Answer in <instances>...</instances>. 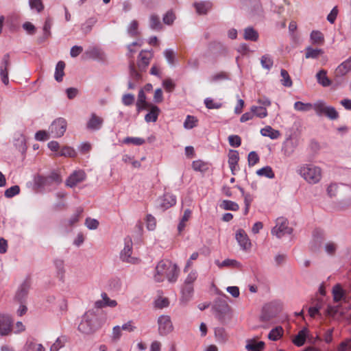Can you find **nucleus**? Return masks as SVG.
I'll return each instance as SVG.
<instances>
[{
    "label": "nucleus",
    "instance_id": "obj_1",
    "mask_svg": "<svg viewBox=\"0 0 351 351\" xmlns=\"http://www.w3.org/2000/svg\"><path fill=\"white\" fill-rule=\"evenodd\" d=\"M179 269L176 264L167 259L160 261L156 267L154 279L161 282L167 279L169 282H175L178 277Z\"/></svg>",
    "mask_w": 351,
    "mask_h": 351
},
{
    "label": "nucleus",
    "instance_id": "obj_2",
    "mask_svg": "<svg viewBox=\"0 0 351 351\" xmlns=\"http://www.w3.org/2000/svg\"><path fill=\"white\" fill-rule=\"evenodd\" d=\"M104 324V321L93 311L86 312L82 317L77 330L82 334L90 335L97 331Z\"/></svg>",
    "mask_w": 351,
    "mask_h": 351
},
{
    "label": "nucleus",
    "instance_id": "obj_3",
    "mask_svg": "<svg viewBox=\"0 0 351 351\" xmlns=\"http://www.w3.org/2000/svg\"><path fill=\"white\" fill-rule=\"evenodd\" d=\"M297 173L310 184H317L322 177V169L311 163L300 165L297 169Z\"/></svg>",
    "mask_w": 351,
    "mask_h": 351
},
{
    "label": "nucleus",
    "instance_id": "obj_4",
    "mask_svg": "<svg viewBox=\"0 0 351 351\" xmlns=\"http://www.w3.org/2000/svg\"><path fill=\"white\" fill-rule=\"evenodd\" d=\"M158 331L160 336H167L173 330V325L169 315H161L157 319Z\"/></svg>",
    "mask_w": 351,
    "mask_h": 351
},
{
    "label": "nucleus",
    "instance_id": "obj_5",
    "mask_svg": "<svg viewBox=\"0 0 351 351\" xmlns=\"http://www.w3.org/2000/svg\"><path fill=\"white\" fill-rule=\"evenodd\" d=\"M243 9L250 17L259 16L263 10L260 0H242Z\"/></svg>",
    "mask_w": 351,
    "mask_h": 351
},
{
    "label": "nucleus",
    "instance_id": "obj_6",
    "mask_svg": "<svg viewBox=\"0 0 351 351\" xmlns=\"http://www.w3.org/2000/svg\"><path fill=\"white\" fill-rule=\"evenodd\" d=\"M292 231V228L288 226V221L280 217L277 219L276 226L271 230V234L280 239L286 234H291Z\"/></svg>",
    "mask_w": 351,
    "mask_h": 351
},
{
    "label": "nucleus",
    "instance_id": "obj_7",
    "mask_svg": "<svg viewBox=\"0 0 351 351\" xmlns=\"http://www.w3.org/2000/svg\"><path fill=\"white\" fill-rule=\"evenodd\" d=\"M67 128L66 121L62 117L55 119L49 128V132L53 138L62 136Z\"/></svg>",
    "mask_w": 351,
    "mask_h": 351
},
{
    "label": "nucleus",
    "instance_id": "obj_8",
    "mask_svg": "<svg viewBox=\"0 0 351 351\" xmlns=\"http://www.w3.org/2000/svg\"><path fill=\"white\" fill-rule=\"evenodd\" d=\"M351 71V56L346 60L342 62L334 71V80L338 84H341L343 76Z\"/></svg>",
    "mask_w": 351,
    "mask_h": 351
},
{
    "label": "nucleus",
    "instance_id": "obj_9",
    "mask_svg": "<svg viewBox=\"0 0 351 351\" xmlns=\"http://www.w3.org/2000/svg\"><path fill=\"white\" fill-rule=\"evenodd\" d=\"M11 65L10 56L9 53L5 54L0 62V77L1 82L5 85L9 84L8 69Z\"/></svg>",
    "mask_w": 351,
    "mask_h": 351
},
{
    "label": "nucleus",
    "instance_id": "obj_10",
    "mask_svg": "<svg viewBox=\"0 0 351 351\" xmlns=\"http://www.w3.org/2000/svg\"><path fill=\"white\" fill-rule=\"evenodd\" d=\"M12 322L13 320L9 315H0V335L1 336L8 335L10 333Z\"/></svg>",
    "mask_w": 351,
    "mask_h": 351
},
{
    "label": "nucleus",
    "instance_id": "obj_11",
    "mask_svg": "<svg viewBox=\"0 0 351 351\" xmlns=\"http://www.w3.org/2000/svg\"><path fill=\"white\" fill-rule=\"evenodd\" d=\"M235 238L242 250H247L251 247L252 243L244 230H238L236 232Z\"/></svg>",
    "mask_w": 351,
    "mask_h": 351
},
{
    "label": "nucleus",
    "instance_id": "obj_12",
    "mask_svg": "<svg viewBox=\"0 0 351 351\" xmlns=\"http://www.w3.org/2000/svg\"><path fill=\"white\" fill-rule=\"evenodd\" d=\"M86 179V173L84 171L79 170L74 171L66 180V185L71 188L83 182Z\"/></svg>",
    "mask_w": 351,
    "mask_h": 351
},
{
    "label": "nucleus",
    "instance_id": "obj_13",
    "mask_svg": "<svg viewBox=\"0 0 351 351\" xmlns=\"http://www.w3.org/2000/svg\"><path fill=\"white\" fill-rule=\"evenodd\" d=\"M101 299L95 302V307L97 308H103L106 307L114 308L117 305L115 300L110 299L106 293L103 292L101 294Z\"/></svg>",
    "mask_w": 351,
    "mask_h": 351
},
{
    "label": "nucleus",
    "instance_id": "obj_14",
    "mask_svg": "<svg viewBox=\"0 0 351 351\" xmlns=\"http://www.w3.org/2000/svg\"><path fill=\"white\" fill-rule=\"evenodd\" d=\"M132 240L130 239L128 241H125V245L124 249L121 253V258L125 262L135 263L137 262V259L131 256L132 254Z\"/></svg>",
    "mask_w": 351,
    "mask_h": 351
},
{
    "label": "nucleus",
    "instance_id": "obj_15",
    "mask_svg": "<svg viewBox=\"0 0 351 351\" xmlns=\"http://www.w3.org/2000/svg\"><path fill=\"white\" fill-rule=\"evenodd\" d=\"M38 182L43 185H49L53 183L60 184L62 182V178L57 172H52L47 177H39Z\"/></svg>",
    "mask_w": 351,
    "mask_h": 351
},
{
    "label": "nucleus",
    "instance_id": "obj_16",
    "mask_svg": "<svg viewBox=\"0 0 351 351\" xmlns=\"http://www.w3.org/2000/svg\"><path fill=\"white\" fill-rule=\"evenodd\" d=\"M85 56L87 58L101 60L104 58V52L98 47H90L85 51Z\"/></svg>",
    "mask_w": 351,
    "mask_h": 351
},
{
    "label": "nucleus",
    "instance_id": "obj_17",
    "mask_svg": "<svg viewBox=\"0 0 351 351\" xmlns=\"http://www.w3.org/2000/svg\"><path fill=\"white\" fill-rule=\"evenodd\" d=\"M176 203V197L170 193H165L160 199V206L163 210L168 209Z\"/></svg>",
    "mask_w": 351,
    "mask_h": 351
},
{
    "label": "nucleus",
    "instance_id": "obj_18",
    "mask_svg": "<svg viewBox=\"0 0 351 351\" xmlns=\"http://www.w3.org/2000/svg\"><path fill=\"white\" fill-rule=\"evenodd\" d=\"M265 345V343L262 341L256 342L254 339H247L245 349L248 351H263Z\"/></svg>",
    "mask_w": 351,
    "mask_h": 351
},
{
    "label": "nucleus",
    "instance_id": "obj_19",
    "mask_svg": "<svg viewBox=\"0 0 351 351\" xmlns=\"http://www.w3.org/2000/svg\"><path fill=\"white\" fill-rule=\"evenodd\" d=\"M215 263L219 268L223 267H232V268H240L241 264L235 259L227 258L222 262L219 260H215Z\"/></svg>",
    "mask_w": 351,
    "mask_h": 351
},
{
    "label": "nucleus",
    "instance_id": "obj_20",
    "mask_svg": "<svg viewBox=\"0 0 351 351\" xmlns=\"http://www.w3.org/2000/svg\"><path fill=\"white\" fill-rule=\"evenodd\" d=\"M147 53L146 51L142 50L138 55V66L141 71H144L147 68L152 58L150 54L146 55Z\"/></svg>",
    "mask_w": 351,
    "mask_h": 351
},
{
    "label": "nucleus",
    "instance_id": "obj_21",
    "mask_svg": "<svg viewBox=\"0 0 351 351\" xmlns=\"http://www.w3.org/2000/svg\"><path fill=\"white\" fill-rule=\"evenodd\" d=\"M103 124V119L95 114H92L91 117L87 123V128L93 130H98Z\"/></svg>",
    "mask_w": 351,
    "mask_h": 351
},
{
    "label": "nucleus",
    "instance_id": "obj_22",
    "mask_svg": "<svg viewBox=\"0 0 351 351\" xmlns=\"http://www.w3.org/2000/svg\"><path fill=\"white\" fill-rule=\"evenodd\" d=\"M151 104L146 101V96L143 89L138 91V99L136 101V109L138 112L148 108Z\"/></svg>",
    "mask_w": 351,
    "mask_h": 351
},
{
    "label": "nucleus",
    "instance_id": "obj_23",
    "mask_svg": "<svg viewBox=\"0 0 351 351\" xmlns=\"http://www.w3.org/2000/svg\"><path fill=\"white\" fill-rule=\"evenodd\" d=\"M239 160V152L237 150H230L228 154V164L232 174L236 169Z\"/></svg>",
    "mask_w": 351,
    "mask_h": 351
},
{
    "label": "nucleus",
    "instance_id": "obj_24",
    "mask_svg": "<svg viewBox=\"0 0 351 351\" xmlns=\"http://www.w3.org/2000/svg\"><path fill=\"white\" fill-rule=\"evenodd\" d=\"M150 111L145 116L146 122H156L160 113V109L158 106L151 104Z\"/></svg>",
    "mask_w": 351,
    "mask_h": 351
},
{
    "label": "nucleus",
    "instance_id": "obj_25",
    "mask_svg": "<svg viewBox=\"0 0 351 351\" xmlns=\"http://www.w3.org/2000/svg\"><path fill=\"white\" fill-rule=\"evenodd\" d=\"M261 134L263 136H267L271 139H277L280 136V132L272 128L271 126L267 125L261 130Z\"/></svg>",
    "mask_w": 351,
    "mask_h": 351
},
{
    "label": "nucleus",
    "instance_id": "obj_26",
    "mask_svg": "<svg viewBox=\"0 0 351 351\" xmlns=\"http://www.w3.org/2000/svg\"><path fill=\"white\" fill-rule=\"evenodd\" d=\"M317 82L324 87L329 86L331 84L330 80L327 76V71L326 70H320L316 74Z\"/></svg>",
    "mask_w": 351,
    "mask_h": 351
},
{
    "label": "nucleus",
    "instance_id": "obj_27",
    "mask_svg": "<svg viewBox=\"0 0 351 351\" xmlns=\"http://www.w3.org/2000/svg\"><path fill=\"white\" fill-rule=\"evenodd\" d=\"M332 293L333 295V300L336 302L344 300L346 297L345 291L339 284H337L333 287Z\"/></svg>",
    "mask_w": 351,
    "mask_h": 351
},
{
    "label": "nucleus",
    "instance_id": "obj_28",
    "mask_svg": "<svg viewBox=\"0 0 351 351\" xmlns=\"http://www.w3.org/2000/svg\"><path fill=\"white\" fill-rule=\"evenodd\" d=\"M64 68H65V63L63 61H59L56 66V71L54 74V78L55 80L60 82L63 80V77L64 75Z\"/></svg>",
    "mask_w": 351,
    "mask_h": 351
},
{
    "label": "nucleus",
    "instance_id": "obj_29",
    "mask_svg": "<svg viewBox=\"0 0 351 351\" xmlns=\"http://www.w3.org/2000/svg\"><path fill=\"white\" fill-rule=\"evenodd\" d=\"M243 38L246 40L256 41L258 39V33L252 27L244 29Z\"/></svg>",
    "mask_w": 351,
    "mask_h": 351
},
{
    "label": "nucleus",
    "instance_id": "obj_30",
    "mask_svg": "<svg viewBox=\"0 0 351 351\" xmlns=\"http://www.w3.org/2000/svg\"><path fill=\"white\" fill-rule=\"evenodd\" d=\"M324 53V52L322 49H313L311 47H307L306 48L305 58L306 59H316L319 56H322Z\"/></svg>",
    "mask_w": 351,
    "mask_h": 351
},
{
    "label": "nucleus",
    "instance_id": "obj_31",
    "mask_svg": "<svg viewBox=\"0 0 351 351\" xmlns=\"http://www.w3.org/2000/svg\"><path fill=\"white\" fill-rule=\"evenodd\" d=\"M307 334L306 329H302L299 331L298 335L293 339V343L297 346H302L304 344Z\"/></svg>",
    "mask_w": 351,
    "mask_h": 351
},
{
    "label": "nucleus",
    "instance_id": "obj_32",
    "mask_svg": "<svg viewBox=\"0 0 351 351\" xmlns=\"http://www.w3.org/2000/svg\"><path fill=\"white\" fill-rule=\"evenodd\" d=\"M29 289V285L27 282L23 283L16 294V298L20 302L22 301L27 296Z\"/></svg>",
    "mask_w": 351,
    "mask_h": 351
},
{
    "label": "nucleus",
    "instance_id": "obj_33",
    "mask_svg": "<svg viewBox=\"0 0 351 351\" xmlns=\"http://www.w3.org/2000/svg\"><path fill=\"white\" fill-rule=\"evenodd\" d=\"M311 43L314 45L322 44L324 41L323 34L319 31L313 30L310 35Z\"/></svg>",
    "mask_w": 351,
    "mask_h": 351
},
{
    "label": "nucleus",
    "instance_id": "obj_34",
    "mask_svg": "<svg viewBox=\"0 0 351 351\" xmlns=\"http://www.w3.org/2000/svg\"><path fill=\"white\" fill-rule=\"evenodd\" d=\"M192 167L194 171L203 173L208 169V165L202 160H197L193 162Z\"/></svg>",
    "mask_w": 351,
    "mask_h": 351
},
{
    "label": "nucleus",
    "instance_id": "obj_35",
    "mask_svg": "<svg viewBox=\"0 0 351 351\" xmlns=\"http://www.w3.org/2000/svg\"><path fill=\"white\" fill-rule=\"evenodd\" d=\"M250 110L254 114V117L256 116L258 118L263 119L267 116V110L265 107L252 106Z\"/></svg>",
    "mask_w": 351,
    "mask_h": 351
},
{
    "label": "nucleus",
    "instance_id": "obj_36",
    "mask_svg": "<svg viewBox=\"0 0 351 351\" xmlns=\"http://www.w3.org/2000/svg\"><path fill=\"white\" fill-rule=\"evenodd\" d=\"M194 6L199 14H205L210 9L211 5L209 2L195 3Z\"/></svg>",
    "mask_w": 351,
    "mask_h": 351
},
{
    "label": "nucleus",
    "instance_id": "obj_37",
    "mask_svg": "<svg viewBox=\"0 0 351 351\" xmlns=\"http://www.w3.org/2000/svg\"><path fill=\"white\" fill-rule=\"evenodd\" d=\"M283 335V329L281 326L273 328L268 335V338L271 341L278 340Z\"/></svg>",
    "mask_w": 351,
    "mask_h": 351
},
{
    "label": "nucleus",
    "instance_id": "obj_38",
    "mask_svg": "<svg viewBox=\"0 0 351 351\" xmlns=\"http://www.w3.org/2000/svg\"><path fill=\"white\" fill-rule=\"evenodd\" d=\"M149 26L154 30H160L162 29V23L160 18L156 14H152L149 17Z\"/></svg>",
    "mask_w": 351,
    "mask_h": 351
},
{
    "label": "nucleus",
    "instance_id": "obj_39",
    "mask_svg": "<svg viewBox=\"0 0 351 351\" xmlns=\"http://www.w3.org/2000/svg\"><path fill=\"white\" fill-rule=\"evenodd\" d=\"M138 23L136 20H133L130 22L127 27V32L130 36H136L139 34V32L138 30Z\"/></svg>",
    "mask_w": 351,
    "mask_h": 351
},
{
    "label": "nucleus",
    "instance_id": "obj_40",
    "mask_svg": "<svg viewBox=\"0 0 351 351\" xmlns=\"http://www.w3.org/2000/svg\"><path fill=\"white\" fill-rule=\"evenodd\" d=\"M294 109L300 112H308L313 109V104L311 103L296 101L294 104Z\"/></svg>",
    "mask_w": 351,
    "mask_h": 351
},
{
    "label": "nucleus",
    "instance_id": "obj_41",
    "mask_svg": "<svg viewBox=\"0 0 351 351\" xmlns=\"http://www.w3.org/2000/svg\"><path fill=\"white\" fill-rule=\"evenodd\" d=\"M25 351H45V349L40 343L36 344L33 341H27L24 346Z\"/></svg>",
    "mask_w": 351,
    "mask_h": 351
},
{
    "label": "nucleus",
    "instance_id": "obj_42",
    "mask_svg": "<svg viewBox=\"0 0 351 351\" xmlns=\"http://www.w3.org/2000/svg\"><path fill=\"white\" fill-rule=\"evenodd\" d=\"M169 300L167 298L158 295L154 301V307L157 308H163L169 306Z\"/></svg>",
    "mask_w": 351,
    "mask_h": 351
},
{
    "label": "nucleus",
    "instance_id": "obj_43",
    "mask_svg": "<svg viewBox=\"0 0 351 351\" xmlns=\"http://www.w3.org/2000/svg\"><path fill=\"white\" fill-rule=\"evenodd\" d=\"M256 174L259 176H265L268 178H274V173L269 166L264 167L256 171Z\"/></svg>",
    "mask_w": 351,
    "mask_h": 351
},
{
    "label": "nucleus",
    "instance_id": "obj_44",
    "mask_svg": "<svg viewBox=\"0 0 351 351\" xmlns=\"http://www.w3.org/2000/svg\"><path fill=\"white\" fill-rule=\"evenodd\" d=\"M270 306H265L263 308L260 319L263 322H269L276 317V314L270 312Z\"/></svg>",
    "mask_w": 351,
    "mask_h": 351
},
{
    "label": "nucleus",
    "instance_id": "obj_45",
    "mask_svg": "<svg viewBox=\"0 0 351 351\" xmlns=\"http://www.w3.org/2000/svg\"><path fill=\"white\" fill-rule=\"evenodd\" d=\"M83 212L82 208H77L75 213L71 215L69 219L67 221L68 226H72L77 223L80 220V216Z\"/></svg>",
    "mask_w": 351,
    "mask_h": 351
},
{
    "label": "nucleus",
    "instance_id": "obj_46",
    "mask_svg": "<svg viewBox=\"0 0 351 351\" xmlns=\"http://www.w3.org/2000/svg\"><path fill=\"white\" fill-rule=\"evenodd\" d=\"M261 64L263 68L270 70L273 66L274 62L269 55H264L261 58Z\"/></svg>",
    "mask_w": 351,
    "mask_h": 351
},
{
    "label": "nucleus",
    "instance_id": "obj_47",
    "mask_svg": "<svg viewBox=\"0 0 351 351\" xmlns=\"http://www.w3.org/2000/svg\"><path fill=\"white\" fill-rule=\"evenodd\" d=\"M280 75L282 79L280 80L281 84L286 87H291L293 84L292 80L288 73V72L285 69H281Z\"/></svg>",
    "mask_w": 351,
    "mask_h": 351
},
{
    "label": "nucleus",
    "instance_id": "obj_48",
    "mask_svg": "<svg viewBox=\"0 0 351 351\" xmlns=\"http://www.w3.org/2000/svg\"><path fill=\"white\" fill-rule=\"evenodd\" d=\"M326 108L327 106L322 101H319L317 103L313 104V109L315 110L316 114L318 116L325 114Z\"/></svg>",
    "mask_w": 351,
    "mask_h": 351
},
{
    "label": "nucleus",
    "instance_id": "obj_49",
    "mask_svg": "<svg viewBox=\"0 0 351 351\" xmlns=\"http://www.w3.org/2000/svg\"><path fill=\"white\" fill-rule=\"evenodd\" d=\"M221 206L226 210L236 211L239 208L238 204L230 200H223Z\"/></svg>",
    "mask_w": 351,
    "mask_h": 351
},
{
    "label": "nucleus",
    "instance_id": "obj_50",
    "mask_svg": "<svg viewBox=\"0 0 351 351\" xmlns=\"http://www.w3.org/2000/svg\"><path fill=\"white\" fill-rule=\"evenodd\" d=\"M215 335L219 342L223 343L227 340V335L223 328H215Z\"/></svg>",
    "mask_w": 351,
    "mask_h": 351
},
{
    "label": "nucleus",
    "instance_id": "obj_51",
    "mask_svg": "<svg viewBox=\"0 0 351 351\" xmlns=\"http://www.w3.org/2000/svg\"><path fill=\"white\" fill-rule=\"evenodd\" d=\"M66 337H58L50 348V351H58L64 346Z\"/></svg>",
    "mask_w": 351,
    "mask_h": 351
},
{
    "label": "nucleus",
    "instance_id": "obj_52",
    "mask_svg": "<svg viewBox=\"0 0 351 351\" xmlns=\"http://www.w3.org/2000/svg\"><path fill=\"white\" fill-rule=\"evenodd\" d=\"M121 330H122L119 326H115L113 327L112 331V335L110 336L111 341L112 342L116 343L120 339V338L122 335Z\"/></svg>",
    "mask_w": 351,
    "mask_h": 351
},
{
    "label": "nucleus",
    "instance_id": "obj_53",
    "mask_svg": "<svg viewBox=\"0 0 351 351\" xmlns=\"http://www.w3.org/2000/svg\"><path fill=\"white\" fill-rule=\"evenodd\" d=\"M20 193V187L18 185L12 186L5 191L4 195L7 198H12Z\"/></svg>",
    "mask_w": 351,
    "mask_h": 351
},
{
    "label": "nucleus",
    "instance_id": "obj_54",
    "mask_svg": "<svg viewBox=\"0 0 351 351\" xmlns=\"http://www.w3.org/2000/svg\"><path fill=\"white\" fill-rule=\"evenodd\" d=\"M29 5L32 10H36L38 12H40L44 9L42 0H29Z\"/></svg>",
    "mask_w": 351,
    "mask_h": 351
},
{
    "label": "nucleus",
    "instance_id": "obj_55",
    "mask_svg": "<svg viewBox=\"0 0 351 351\" xmlns=\"http://www.w3.org/2000/svg\"><path fill=\"white\" fill-rule=\"evenodd\" d=\"M197 120L193 116L188 115L184 122V128L186 129H192L196 126Z\"/></svg>",
    "mask_w": 351,
    "mask_h": 351
},
{
    "label": "nucleus",
    "instance_id": "obj_56",
    "mask_svg": "<svg viewBox=\"0 0 351 351\" xmlns=\"http://www.w3.org/2000/svg\"><path fill=\"white\" fill-rule=\"evenodd\" d=\"M204 104L208 109H219L221 107L222 104L219 102H215L210 97H207L204 99Z\"/></svg>",
    "mask_w": 351,
    "mask_h": 351
},
{
    "label": "nucleus",
    "instance_id": "obj_57",
    "mask_svg": "<svg viewBox=\"0 0 351 351\" xmlns=\"http://www.w3.org/2000/svg\"><path fill=\"white\" fill-rule=\"evenodd\" d=\"M96 23V19L93 18H90L88 19L84 24L82 25V30L85 34L90 32L92 29V27Z\"/></svg>",
    "mask_w": 351,
    "mask_h": 351
},
{
    "label": "nucleus",
    "instance_id": "obj_58",
    "mask_svg": "<svg viewBox=\"0 0 351 351\" xmlns=\"http://www.w3.org/2000/svg\"><path fill=\"white\" fill-rule=\"evenodd\" d=\"M183 297L189 300L193 293V286L191 285L184 284V287L182 290Z\"/></svg>",
    "mask_w": 351,
    "mask_h": 351
},
{
    "label": "nucleus",
    "instance_id": "obj_59",
    "mask_svg": "<svg viewBox=\"0 0 351 351\" xmlns=\"http://www.w3.org/2000/svg\"><path fill=\"white\" fill-rule=\"evenodd\" d=\"M324 115L332 120L337 119L339 117L337 111L332 106H327Z\"/></svg>",
    "mask_w": 351,
    "mask_h": 351
},
{
    "label": "nucleus",
    "instance_id": "obj_60",
    "mask_svg": "<svg viewBox=\"0 0 351 351\" xmlns=\"http://www.w3.org/2000/svg\"><path fill=\"white\" fill-rule=\"evenodd\" d=\"M123 143L125 144L132 143L136 145H141L145 143V140L139 137H126L124 138Z\"/></svg>",
    "mask_w": 351,
    "mask_h": 351
},
{
    "label": "nucleus",
    "instance_id": "obj_61",
    "mask_svg": "<svg viewBox=\"0 0 351 351\" xmlns=\"http://www.w3.org/2000/svg\"><path fill=\"white\" fill-rule=\"evenodd\" d=\"M248 165L250 167L255 165L259 161V156L254 151L250 152L248 154Z\"/></svg>",
    "mask_w": 351,
    "mask_h": 351
},
{
    "label": "nucleus",
    "instance_id": "obj_62",
    "mask_svg": "<svg viewBox=\"0 0 351 351\" xmlns=\"http://www.w3.org/2000/svg\"><path fill=\"white\" fill-rule=\"evenodd\" d=\"M228 142L232 147H238L241 144V139L238 135H230L228 137Z\"/></svg>",
    "mask_w": 351,
    "mask_h": 351
},
{
    "label": "nucleus",
    "instance_id": "obj_63",
    "mask_svg": "<svg viewBox=\"0 0 351 351\" xmlns=\"http://www.w3.org/2000/svg\"><path fill=\"white\" fill-rule=\"evenodd\" d=\"M75 150L70 147H63L60 153L58 154L59 156H69V157H74L75 156Z\"/></svg>",
    "mask_w": 351,
    "mask_h": 351
},
{
    "label": "nucleus",
    "instance_id": "obj_64",
    "mask_svg": "<svg viewBox=\"0 0 351 351\" xmlns=\"http://www.w3.org/2000/svg\"><path fill=\"white\" fill-rule=\"evenodd\" d=\"M49 134L45 130H39L35 134V138L39 141H47L49 138Z\"/></svg>",
    "mask_w": 351,
    "mask_h": 351
}]
</instances>
